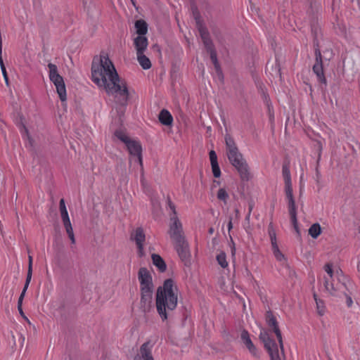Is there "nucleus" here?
Here are the masks:
<instances>
[{
	"instance_id": "1a4fd4ad",
	"label": "nucleus",
	"mask_w": 360,
	"mask_h": 360,
	"mask_svg": "<svg viewBox=\"0 0 360 360\" xmlns=\"http://www.w3.org/2000/svg\"><path fill=\"white\" fill-rule=\"evenodd\" d=\"M285 183V192L286 195V198L288 200V210L289 214L290 215L291 222L293 225V227L297 233V235H300V229L298 228L297 219V213H296V207L295 202L293 198L292 195V182H284Z\"/></svg>"
},
{
	"instance_id": "393cba45",
	"label": "nucleus",
	"mask_w": 360,
	"mask_h": 360,
	"mask_svg": "<svg viewBox=\"0 0 360 360\" xmlns=\"http://www.w3.org/2000/svg\"><path fill=\"white\" fill-rule=\"evenodd\" d=\"M269 236L271 240V247L278 245L276 240V231L274 229L272 224H270L268 228Z\"/></svg>"
},
{
	"instance_id": "f03ea898",
	"label": "nucleus",
	"mask_w": 360,
	"mask_h": 360,
	"mask_svg": "<svg viewBox=\"0 0 360 360\" xmlns=\"http://www.w3.org/2000/svg\"><path fill=\"white\" fill-rule=\"evenodd\" d=\"M178 302V290L171 279L166 280L160 287L156 295V309L162 321H166L171 311L175 309Z\"/></svg>"
},
{
	"instance_id": "9d476101",
	"label": "nucleus",
	"mask_w": 360,
	"mask_h": 360,
	"mask_svg": "<svg viewBox=\"0 0 360 360\" xmlns=\"http://www.w3.org/2000/svg\"><path fill=\"white\" fill-rule=\"evenodd\" d=\"M60 212L63 226L72 244L75 243L73 229L70 222L68 212L63 199L60 200Z\"/></svg>"
},
{
	"instance_id": "f704fd0d",
	"label": "nucleus",
	"mask_w": 360,
	"mask_h": 360,
	"mask_svg": "<svg viewBox=\"0 0 360 360\" xmlns=\"http://www.w3.org/2000/svg\"><path fill=\"white\" fill-rule=\"evenodd\" d=\"M28 268H30V269H32V257L29 255L28 257Z\"/></svg>"
},
{
	"instance_id": "9b49d317",
	"label": "nucleus",
	"mask_w": 360,
	"mask_h": 360,
	"mask_svg": "<svg viewBox=\"0 0 360 360\" xmlns=\"http://www.w3.org/2000/svg\"><path fill=\"white\" fill-rule=\"evenodd\" d=\"M126 146L131 156V160H137L142 167V147L139 141L131 139Z\"/></svg>"
},
{
	"instance_id": "473e14b6",
	"label": "nucleus",
	"mask_w": 360,
	"mask_h": 360,
	"mask_svg": "<svg viewBox=\"0 0 360 360\" xmlns=\"http://www.w3.org/2000/svg\"><path fill=\"white\" fill-rule=\"evenodd\" d=\"M26 291H27V290L23 288L22 291V292H21V294L20 295V297L18 299V308H20V306H22V300H23V298L25 297Z\"/></svg>"
},
{
	"instance_id": "c9c22d12",
	"label": "nucleus",
	"mask_w": 360,
	"mask_h": 360,
	"mask_svg": "<svg viewBox=\"0 0 360 360\" xmlns=\"http://www.w3.org/2000/svg\"><path fill=\"white\" fill-rule=\"evenodd\" d=\"M232 228H233V224H232L231 219H230L229 221V224H228V229H229V231H231Z\"/></svg>"
},
{
	"instance_id": "5701e85b",
	"label": "nucleus",
	"mask_w": 360,
	"mask_h": 360,
	"mask_svg": "<svg viewBox=\"0 0 360 360\" xmlns=\"http://www.w3.org/2000/svg\"><path fill=\"white\" fill-rule=\"evenodd\" d=\"M271 249H272L274 256L275 257L276 260L280 262L281 263H282V264H284L286 266H288V264L286 262V258H285V255L279 250L278 245L271 247Z\"/></svg>"
},
{
	"instance_id": "2f4dec72",
	"label": "nucleus",
	"mask_w": 360,
	"mask_h": 360,
	"mask_svg": "<svg viewBox=\"0 0 360 360\" xmlns=\"http://www.w3.org/2000/svg\"><path fill=\"white\" fill-rule=\"evenodd\" d=\"M32 269H30V268H28L27 278H26L25 283V285L23 288L25 290H27V288H28V286H29L30 283L32 279Z\"/></svg>"
},
{
	"instance_id": "b1692460",
	"label": "nucleus",
	"mask_w": 360,
	"mask_h": 360,
	"mask_svg": "<svg viewBox=\"0 0 360 360\" xmlns=\"http://www.w3.org/2000/svg\"><path fill=\"white\" fill-rule=\"evenodd\" d=\"M321 233V228L319 224L316 223L312 224L309 229V234L313 238H317L318 236Z\"/></svg>"
},
{
	"instance_id": "423d86ee",
	"label": "nucleus",
	"mask_w": 360,
	"mask_h": 360,
	"mask_svg": "<svg viewBox=\"0 0 360 360\" xmlns=\"http://www.w3.org/2000/svg\"><path fill=\"white\" fill-rule=\"evenodd\" d=\"M139 280L141 284V307L143 311H148L151 307L153 286L151 276L146 268L140 269Z\"/></svg>"
},
{
	"instance_id": "7ed1b4c3",
	"label": "nucleus",
	"mask_w": 360,
	"mask_h": 360,
	"mask_svg": "<svg viewBox=\"0 0 360 360\" xmlns=\"http://www.w3.org/2000/svg\"><path fill=\"white\" fill-rule=\"evenodd\" d=\"M266 323L270 329L275 333L278 342L274 340L270 333L262 329L259 334V338L264 342V347L268 351L271 360H283L285 358L282 336L278 327L277 321L270 312L266 314Z\"/></svg>"
},
{
	"instance_id": "f3484780",
	"label": "nucleus",
	"mask_w": 360,
	"mask_h": 360,
	"mask_svg": "<svg viewBox=\"0 0 360 360\" xmlns=\"http://www.w3.org/2000/svg\"><path fill=\"white\" fill-rule=\"evenodd\" d=\"M240 338H241L243 343L245 345V347L249 350L250 353L252 356L257 357L258 356L257 350L256 347H255V345H253L252 340H250L248 333L245 330H243L241 333Z\"/></svg>"
},
{
	"instance_id": "cd10ccee",
	"label": "nucleus",
	"mask_w": 360,
	"mask_h": 360,
	"mask_svg": "<svg viewBox=\"0 0 360 360\" xmlns=\"http://www.w3.org/2000/svg\"><path fill=\"white\" fill-rule=\"evenodd\" d=\"M314 299L316 304L317 311L319 315L323 316L326 311L324 303L321 300L317 299L316 295H314Z\"/></svg>"
},
{
	"instance_id": "e433bc0d",
	"label": "nucleus",
	"mask_w": 360,
	"mask_h": 360,
	"mask_svg": "<svg viewBox=\"0 0 360 360\" xmlns=\"http://www.w3.org/2000/svg\"><path fill=\"white\" fill-rule=\"evenodd\" d=\"M18 311H19L20 314L23 315V311H22V306H20V308H18Z\"/></svg>"
},
{
	"instance_id": "0eeeda50",
	"label": "nucleus",
	"mask_w": 360,
	"mask_h": 360,
	"mask_svg": "<svg viewBox=\"0 0 360 360\" xmlns=\"http://www.w3.org/2000/svg\"><path fill=\"white\" fill-rule=\"evenodd\" d=\"M168 205L172 212L169 217V236L173 242L184 239L182 224L177 217L175 206L170 200Z\"/></svg>"
},
{
	"instance_id": "4468645a",
	"label": "nucleus",
	"mask_w": 360,
	"mask_h": 360,
	"mask_svg": "<svg viewBox=\"0 0 360 360\" xmlns=\"http://www.w3.org/2000/svg\"><path fill=\"white\" fill-rule=\"evenodd\" d=\"M316 55V63L313 66V71L316 75L318 79L321 82H325L326 79L323 74L321 54L319 50L315 52Z\"/></svg>"
},
{
	"instance_id": "dca6fc26",
	"label": "nucleus",
	"mask_w": 360,
	"mask_h": 360,
	"mask_svg": "<svg viewBox=\"0 0 360 360\" xmlns=\"http://www.w3.org/2000/svg\"><path fill=\"white\" fill-rule=\"evenodd\" d=\"M134 239L136 241L139 254L140 256L143 255V243L145 241V234L141 228H138L135 230L134 233L133 235Z\"/></svg>"
},
{
	"instance_id": "f8f14e48",
	"label": "nucleus",
	"mask_w": 360,
	"mask_h": 360,
	"mask_svg": "<svg viewBox=\"0 0 360 360\" xmlns=\"http://www.w3.org/2000/svg\"><path fill=\"white\" fill-rule=\"evenodd\" d=\"M175 248L181 259L185 263H187L189 260L190 252L188 250V245L185 239L173 242Z\"/></svg>"
},
{
	"instance_id": "7c9ffc66",
	"label": "nucleus",
	"mask_w": 360,
	"mask_h": 360,
	"mask_svg": "<svg viewBox=\"0 0 360 360\" xmlns=\"http://www.w3.org/2000/svg\"><path fill=\"white\" fill-rule=\"evenodd\" d=\"M115 136L125 144L131 140L124 132L120 131H116Z\"/></svg>"
},
{
	"instance_id": "39448f33",
	"label": "nucleus",
	"mask_w": 360,
	"mask_h": 360,
	"mask_svg": "<svg viewBox=\"0 0 360 360\" xmlns=\"http://www.w3.org/2000/svg\"><path fill=\"white\" fill-rule=\"evenodd\" d=\"M324 270L326 274L323 276V286L325 290L331 295L345 298L346 304L348 307H351L353 301L350 295L347 293V288L345 283L337 281L334 283L332 266L326 264L324 266Z\"/></svg>"
},
{
	"instance_id": "a878e982",
	"label": "nucleus",
	"mask_w": 360,
	"mask_h": 360,
	"mask_svg": "<svg viewBox=\"0 0 360 360\" xmlns=\"http://www.w3.org/2000/svg\"><path fill=\"white\" fill-rule=\"evenodd\" d=\"M217 261L222 268H226L229 265L228 262L226 261V254L223 252H219L217 255Z\"/></svg>"
},
{
	"instance_id": "f257e3e1",
	"label": "nucleus",
	"mask_w": 360,
	"mask_h": 360,
	"mask_svg": "<svg viewBox=\"0 0 360 360\" xmlns=\"http://www.w3.org/2000/svg\"><path fill=\"white\" fill-rule=\"evenodd\" d=\"M92 81L108 95L117 98L126 103L129 98V91L126 82L122 80L116 69L107 54H101L95 58L91 65Z\"/></svg>"
},
{
	"instance_id": "c756f323",
	"label": "nucleus",
	"mask_w": 360,
	"mask_h": 360,
	"mask_svg": "<svg viewBox=\"0 0 360 360\" xmlns=\"http://www.w3.org/2000/svg\"><path fill=\"white\" fill-rule=\"evenodd\" d=\"M282 175L283 177L284 182L291 181L290 172L288 165H283Z\"/></svg>"
},
{
	"instance_id": "bb28decb",
	"label": "nucleus",
	"mask_w": 360,
	"mask_h": 360,
	"mask_svg": "<svg viewBox=\"0 0 360 360\" xmlns=\"http://www.w3.org/2000/svg\"><path fill=\"white\" fill-rule=\"evenodd\" d=\"M199 30H200V33L202 39L205 45L208 49H211V41L209 39L207 32L202 27H200Z\"/></svg>"
},
{
	"instance_id": "ea45409f",
	"label": "nucleus",
	"mask_w": 360,
	"mask_h": 360,
	"mask_svg": "<svg viewBox=\"0 0 360 360\" xmlns=\"http://www.w3.org/2000/svg\"><path fill=\"white\" fill-rule=\"evenodd\" d=\"M24 131L25 133H27V129L25 128H24Z\"/></svg>"
},
{
	"instance_id": "a211bd4d",
	"label": "nucleus",
	"mask_w": 360,
	"mask_h": 360,
	"mask_svg": "<svg viewBox=\"0 0 360 360\" xmlns=\"http://www.w3.org/2000/svg\"><path fill=\"white\" fill-rule=\"evenodd\" d=\"M209 155L213 175L214 177L219 178L221 176V170L217 162V154L214 150H210Z\"/></svg>"
},
{
	"instance_id": "20e7f679",
	"label": "nucleus",
	"mask_w": 360,
	"mask_h": 360,
	"mask_svg": "<svg viewBox=\"0 0 360 360\" xmlns=\"http://www.w3.org/2000/svg\"><path fill=\"white\" fill-rule=\"evenodd\" d=\"M226 151L227 158L231 164L237 169L243 180L250 179L249 167L233 138L226 134L225 136Z\"/></svg>"
},
{
	"instance_id": "4be33fe9",
	"label": "nucleus",
	"mask_w": 360,
	"mask_h": 360,
	"mask_svg": "<svg viewBox=\"0 0 360 360\" xmlns=\"http://www.w3.org/2000/svg\"><path fill=\"white\" fill-rule=\"evenodd\" d=\"M136 57L139 65L143 69L148 70L151 68V62L144 53H136Z\"/></svg>"
},
{
	"instance_id": "2eb2a0df",
	"label": "nucleus",
	"mask_w": 360,
	"mask_h": 360,
	"mask_svg": "<svg viewBox=\"0 0 360 360\" xmlns=\"http://www.w3.org/2000/svg\"><path fill=\"white\" fill-rule=\"evenodd\" d=\"M133 44L136 53H144L148 48V39L143 35L134 36L133 37Z\"/></svg>"
},
{
	"instance_id": "4c0bfd02",
	"label": "nucleus",
	"mask_w": 360,
	"mask_h": 360,
	"mask_svg": "<svg viewBox=\"0 0 360 360\" xmlns=\"http://www.w3.org/2000/svg\"><path fill=\"white\" fill-rule=\"evenodd\" d=\"M358 270L360 272V263L358 264Z\"/></svg>"
},
{
	"instance_id": "6ab92c4d",
	"label": "nucleus",
	"mask_w": 360,
	"mask_h": 360,
	"mask_svg": "<svg viewBox=\"0 0 360 360\" xmlns=\"http://www.w3.org/2000/svg\"><path fill=\"white\" fill-rule=\"evenodd\" d=\"M159 120L162 124L170 126L173 122V117L168 110H162L159 115Z\"/></svg>"
},
{
	"instance_id": "c85d7f7f",
	"label": "nucleus",
	"mask_w": 360,
	"mask_h": 360,
	"mask_svg": "<svg viewBox=\"0 0 360 360\" xmlns=\"http://www.w3.org/2000/svg\"><path fill=\"white\" fill-rule=\"evenodd\" d=\"M217 196L219 200L223 201L224 203H226L227 200L229 198V194L226 189L224 188H221L219 189Z\"/></svg>"
},
{
	"instance_id": "412c9836",
	"label": "nucleus",
	"mask_w": 360,
	"mask_h": 360,
	"mask_svg": "<svg viewBox=\"0 0 360 360\" xmlns=\"http://www.w3.org/2000/svg\"><path fill=\"white\" fill-rule=\"evenodd\" d=\"M151 257L153 264L158 268L160 271L163 272L166 270V264L159 255L153 254Z\"/></svg>"
},
{
	"instance_id": "58836bf2",
	"label": "nucleus",
	"mask_w": 360,
	"mask_h": 360,
	"mask_svg": "<svg viewBox=\"0 0 360 360\" xmlns=\"http://www.w3.org/2000/svg\"><path fill=\"white\" fill-rule=\"evenodd\" d=\"M252 208V206H250V212H251Z\"/></svg>"
},
{
	"instance_id": "ddd939ff",
	"label": "nucleus",
	"mask_w": 360,
	"mask_h": 360,
	"mask_svg": "<svg viewBox=\"0 0 360 360\" xmlns=\"http://www.w3.org/2000/svg\"><path fill=\"white\" fill-rule=\"evenodd\" d=\"M134 360H154L152 355V345L150 342H145L140 347L139 353Z\"/></svg>"
},
{
	"instance_id": "6e6552de",
	"label": "nucleus",
	"mask_w": 360,
	"mask_h": 360,
	"mask_svg": "<svg viewBox=\"0 0 360 360\" xmlns=\"http://www.w3.org/2000/svg\"><path fill=\"white\" fill-rule=\"evenodd\" d=\"M48 68L49 79L56 86L60 99L61 101H66L67 93L65 84L63 78L58 73L57 66L50 63L48 64Z\"/></svg>"
},
{
	"instance_id": "aec40b11",
	"label": "nucleus",
	"mask_w": 360,
	"mask_h": 360,
	"mask_svg": "<svg viewBox=\"0 0 360 360\" xmlns=\"http://www.w3.org/2000/svg\"><path fill=\"white\" fill-rule=\"evenodd\" d=\"M136 36H146L148 32L147 23L143 20H136L135 22Z\"/></svg>"
},
{
	"instance_id": "72a5a7b5",
	"label": "nucleus",
	"mask_w": 360,
	"mask_h": 360,
	"mask_svg": "<svg viewBox=\"0 0 360 360\" xmlns=\"http://www.w3.org/2000/svg\"><path fill=\"white\" fill-rule=\"evenodd\" d=\"M211 59H212V61L213 62L214 65H215L217 70H218V68H219V65H218V63H217V56H216V53L214 52V51H211Z\"/></svg>"
}]
</instances>
